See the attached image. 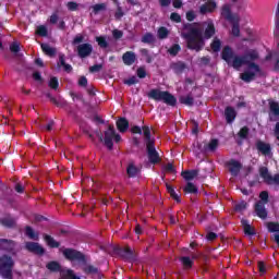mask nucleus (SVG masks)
<instances>
[{"label":"nucleus","mask_w":279,"mask_h":279,"mask_svg":"<svg viewBox=\"0 0 279 279\" xmlns=\"http://www.w3.org/2000/svg\"><path fill=\"white\" fill-rule=\"evenodd\" d=\"M198 23H186L183 25L185 33L182 34L183 38L186 40V47L190 51H196L199 53L206 47V40H204V34H202V28L197 27Z\"/></svg>","instance_id":"f257e3e1"},{"label":"nucleus","mask_w":279,"mask_h":279,"mask_svg":"<svg viewBox=\"0 0 279 279\" xmlns=\"http://www.w3.org/2000/svg\"><path fill=\"white\" fill-rule=\"evenodd\" d=\"M221 59L227 62V64H231L234 69L239 70L243 64H246L248 69L255 71V73H262L260 65L252 62L247 57V53L244 56L234 54V50L230 46H225L221 51Z\"/></svg>","instance_id":"f03ea898"},{"label":"nucleus","mask_w":279,"mask_h":279,"mask_svg":"<svg viewBox=\"0 0 279 279\" xmlns=\"http://www.w3.org/2000/svg\"><path fill=\"white\" fill-rule=\"evenodd\" d=\"M142 130L146 143V153L148 156L149 163L158 165L159 162H162L160 154L158 153V150H156V141L151 138V130L147 125H144Z\"/></svg>","instance_id":"7ed1b4c3"},{"label":"nucleus","mask_w":279,"mask_h":279,"mask_svg":"<svg viewBox=\"0 0 279 279\" xmlns=\"http://www.w3.org/2000/svg\"><path fill=\"white\" fill-rule=\"evenodd\" d=\"M148 98L154 99V101H163L167 106L175 107L178 104V99L173 94L165 90H160L158 88L150 89L148 93Z\"/></svg>","instance_id":"20e7f679"},{"label":"nucleus","mask_w":279,"mask_h":279,"mask_svg":"<svg viewBox=\"0 0 279 279\" xmlns=\"http://www.w3.org/2000/svg\"><path fill=\"white\" fill-rule=\"evenodd\" d=\"M14 259L10 255L1 256V278L3 279H14L13 269H14Z\"/></svg>","instance_id":"39448f33"},{"label":"nucleus","mask_w":279,"mask_h":279,"mask_svg":"<svg viewBox=\"0 0 279 279\" xmlns=\"http://www.w3.org/2000/svg\"><path fill=\"white\" fill-rule=\"evenodd\" d=\"M114 254L120 256L123 260H126L128 263H135L136 260V255L130 246L126 247H121V246H114L113 247Z\"/></svg>","instance_id":"423d86ee"},{"label":"nucleus","mask_w":279,"mask_h":279,"mask_svg":"<svg viewBox=\"0 0 279 279\" xmlns=\"http://www.w3.org/2000/svg\"><path fill=\"white\" fill-rule=\"evenodd\" d=\"M64 258L66 260H77V263H84L86 265V255H84L82 252L74 250V248H65L62 252Z\"/></svg>","instance_id":"0eeeda50"},{"label":"nucleus","mask_w":279,"mask_h":279,"mask_svg":"<svg viewBox=\"0 0 279 279\" xmlns=\"http://www.w3.org/2000/svg\"><path fill=\"white\" fill-rule=\"evenodd\" d=\"M259 175L266 184H276V186H279V174L271 177L267 167L259 168Z\"/></svg>","instance_id":"6e6552de"},{"label":"nucleus","mask_w":279,"mask_h":279,"mask_svg":"<svg viewBox=\"0 0 279 279\" xmlns=\"http://www.w3.org/2000/svg\"><path fill=\"white\" fill-rule=\"evenodd\" d=\"M117 131L114 130V125L109 124L108 130L105 131V137H104V143L105 147L109 148V150H112L114 147V143L112 142L114 140V134Z\"/></svg>","instance_id":"1a4fd4ad"},{"label":"nucleus","mask_w":279,"mask_h":279,"mask_svg":"<svg viewBox=\"0 0 279 279\" xmlns=\"http://www.w3.org/2000/svg\"><path fill=\"white\" fill-rule=\"evenodd\" d=\"M203 26L205 27L203 39L210 40V38H213L215 34H217V28H215V22H213V20L209 19L206 22H203Z\"/></svg>","instance_id":"9d476101"},{"label":"nucleus","mask_w":279,"mask_h":279,"mask_svg":"<svg viewBox=\"0 0 279 279\" xmlns=\"http://www.w3.org/2000/svg\"><path fill=\"white\" fill-rule=\"evenodd\" d=\"M269 106V113L268 119L270 122L279 121V102L276 100H270L268 102Z\"/></svg>","instance_id":"9b49d317"},{"label":"nucleus","mask_w":279,"mask_h":279,"mask_svg":"<svg viewBox=\"0 0 279 279\" xmlns=\"http://www.w3.org/2000/svg\"><path fill=\"white\" fill-rule=\"evenodd\" d=\"M25 250L31 252V254H36L37 256H44L45 254V247L37 242H26Z\"/></svg>","instance_id":"f8f14e48"},{"label":"nucleus","mask_w":279,"mask_h":279,"mask_svg":"<svg viewBox=\"0 0 279 279\" xmlns=\"http://www.w3.org/2000/svg\"><path fill=\"white\" fill-rule=\"evenodd\" d=\"M1 226H3V228H7L8 230H14L16 228V217L10 214H5L1 218Z\"/></svg>","instance_id":"ddd939ff"},{"label":"nucleus","mask_w":279,"mask_h":279,"mask_svg":"<svg viewBox=\"0 0 279 279\" xmlns=\"http://www.w3.org/2000/svg\"><path fill=\"white\" fill-rule=\"evenodd\" d=\"M227 167L229 168V172L233 178H236L239 173H241V169L243 168V165L239 162L236 159H231L227 162Z\"/></svg>","instance_id":"4468645a"},{"label":"nucleus","mask_w":279,"mask_h":279,"mask_svg":"<svg viewBox=\"0 0 279 279\" xmlns=\"http://www.w3.org/2000/svg\"><path fill=\"white\" fill-rule=\"evenodd\" d=\"M78 58H88L93 53V45L90 44H80L76 48Z\"/></svg>","instance_id":"2eb2a0df"},{"label":"nucleus","mask_w":279,"mask_h":279,"mask_svg":"<svg viewBox=\"0 0 279 279\" xmlns=\"http://www.w3.org/2000/svg\"><path fill=\"white\" fill-rule=\"evenodd\" d=\"M255 147L263 156H269V154H271V144L269 143L259 140L256 142Z\"/></svg>","instance_id":"dca6fc26"},{"label":"nucleus","mask_w":279,"mask_h":279,"mask_svg":"<svg viewBox=\"0 0 279 279\" xmlns=\"http://www.w3.org/2000/svg\"><path fill=\"white\" fill-rule=\"evenodd\" d=\"M217 10V2L214 0H209L199 8L201 14H210Z\"/></svg>","instance_id":"f3484780"},{"label":"nucleus","mask_w":279,"mask_h":279,"mask_svg":"<svg viewBox=\"0 0 279 279\" xmlns=\"http://www.w3.org/2000/svg\"><path fill=\"white\" fill-rule=\"evenodd\" d=\"M170 69L173 70V73H175V75H182V73L186 71L187 65L186 63H184V61H177L170 64Z\"/></svg>","instance_id":"a211bd4d"},{"label":"nucleus","mask_w":279,"mask_h":279,"mask_svg":"<svg viewBox=\"0 0 279 279\" xmlns=\"http://www.w3.org/2000/svg\"><path fill=\"white\" fill-rule=\"evenodd\" d=\"M122 61L125 66H132L136 62V53L134 51H126L122 54Z\"/></svg>","instance_id":"6ab92c4d"},{"label":"nucleus","mask_w":279,"mask_h":279,"mask_svg":"<svg viewBox=\"0 0 279 279\" xmlns=\"http://www.w3.org/2000/svg\"><path fill=\"white\" fill-rule=\"evenodd\" d=\"M46 269L51 274H62V265L58 260H51L46 264Z\"/></svg>","instance_id":"aec40b11"},{"label":"nucleus","mask_w":279,"mask_h":279,"mask_svg":"<svg viewBox=\"0 0 279 279\" xmlns=\"http://www.w3.org/2000/svg\"><path fill=\"white\" fill-rule=\"evenodd\" d=\"M221 16L226 19V21H229L231 23L232 21H236L239 16L232 14V10H230V7L228 4H225L221 9Z\"/></svg>","instance_id":"412c9836"},{"label":"nucleus","mask_w":279,"mask_h":279,"mask_svg":"<svg viewBox=\"0 0 279 279\" xmlns=\"http://www.w3.org/2000/svg\"><path fill=\"white\" fill-rule=\"evenodd\" d=\"M225 118L227 123H234V120L236 119V110L233 107H226L225 109Z\"/></svg>","instance_id":"4be33fe9"},{"label":"nucleus","mask_w":279,"mask_h":279,"mask_svg":"<svg viewBox=\"0 0 279 279\" xmlns=\"http://www.w3.org/2000/svg\"><path fill=\"white\" fill-rule=\"evenodd\" d=\"M58 69L63 66V70L65 73H72L73 66L65 61V56L64 53L59 54V62L57 63Z\"/></svg>","instance_id":"5701e85b"},{"label":"nucleus","mask_w":279,"mask_h":279,"mask_svg":"<svg viewBox=\"0 0 279 279\" xmlns=\"http://www.w3.org/2000/svg\"><path fill=\"white\" fill-rule=\"evenodd\" d=\"M255 213L259 219H267V209L265 208V204L262 202L255 203Z\"/></svg>","instance_id":"b1692460"},{"label":"nucleus","mask_w":279,"mask_h":279,"mask_svg":"<svg viewBox=\"0 0 279 279\" xmlns=\"http://www.w3.org/2000/svg\"><path fill=\"white\" fill-rule=\"evenodd\" d=\"M181 175L186 182H191V180H195L197 175H199V170L193 169V170H185L181 172Z\"/></svg>","instance_id":"393cba45"},{"label":"nucleus","mask_w":279,"mask_h":279,"mask_svg":"<svg viewBox=\"0 0 279 279\" xmlns=\"http://www.w3.org/2000/svg\"><path fill=\"white\" fill-rule=\"evenodd\" d=\"M116 125L119 130V132H121L122 134L128 132L129 128H130V121H128V119L125 118H119L116 122Z\"/></svg>","instance_id":"a878e982"},{"label":"nucleus","mask_w":279,"mask_h":279,"mask_svg":"<svg viewBox=\"0 0 279 279\" xmlns=\"http://www.w3.org/2000/svg\"><path fill=\"white\" fill-rule=\"evenodd\" d=\"M241 225L244 230V234H246L247 236H254L256 234V230L254 229V227H251L250 221H247L246 219H242Z\"/></svg>","instance_id":"bb28decb"},{"label":"nucleus","mask_w":279,"mask_h":279,"mask_svg":"<svg viewBox=\"0 0 279 279\" xmlns=\"http://www.w3.org/2000/svg\"><path fill=\"white\" fill-rule=\"evenodd\" d=\"M231 23V34L232 36H234L235 38H239V36H241V19H236V20H233Z\"/></svg>","instance_id":"cd10ccee"},{"label":"nucleus","mask_w":279,"mask_h":279,"mask_svg":"<svg viewBox=\"0 0 279 279\" xmlns=\"http://www.w3.org/2000/svg\"><path fill=\"white\" fill-rule=\"evenodd\" d=\"M16 247V242L13 240L1 239V248L5 252H13Z\"/></svg>","instance_id":"c85d7f7f"},{"label":"nucleus","mask_w":279,"mask_h":279,"mask_svg":"<svg viewBox=\"0 0 279 279\" xmlns=\"http://www.w3.org/2000/svg\"><path fill=\"white\" fill-rule=\"evenodd\" d=\"M256 73L260 72L245 71L240 75V80H242V82H245L246 84H250V82H254V80H256Z\"/></svg>","instance_id":"c756f323"},{"label":"nucleus","mask_w":279,"mask_h":279,"mask_svg":"<svg viewBox=\"0 0 279 279\" xmlns=\"http://www.w3.org/2000/svg\"><path fill=\"white\" fill-rule=\"evenodd\" d=\"M40 47L45 56H48L49 58H54L56 53H58V50L53 47H50L49 44H41Z\"/></svg>","instance_id":"7c9ffc66"},{"label":"nucleus","mask_w":279,"mask_h":279,"mask_svg":"<svg viewBox=\"0 0 279 279\" xmlns=\"http://www.w3.org/2000/svg\"><path fill=\"white\" fill-rule=\"evenodd\" d=\"M44 241L46 242L48 247H51V248L60 247V242L56 241V239H53V236L49 234H44Z\"/></svg>","instance_id":"2f4dec72"},{"label":"nucleus","mask_w":279,"mask_h":279,"mask_svg":"<svg viewBox=\"0 0 279 279\" xmlns=\"http://www.w3.org/2000/svg\"><path fill=\"white\" fill-rule=\"evenodd\" d=\"M210 49L214 53H219V51H221V39L215 37L210 43Z\"/></svg>","instance_id":"473e14b6"},{"label":"nucleus","mask_w":279,"mask_h":279,"mask_svg":"<svg viewBox=\"0 0 279 279\" xmlns=\"http://www.w3.org/2000/svg\"><path fill=\"white\" fill-rule=\"evenodd\" d=\"M183 191L184 193H190L191 195H197V193H199L197 186H195V184L192 182H187Z\"/></svg>","instance_id":"72a5a7b5"},{"label":"nucleus","mask_w":279,"mask_h":279,"mask_svg":"<svg viewBox=\"0 0 279 279\" xmlns=\"http://www.w3.org/2000/svg\"><path fill=\"white\" fill-rule=\"evenodd\" d=\"M180 104H182L183 106H193V104H195V99L193 98V96L187 95V96H181L179 98Z\"/></svg>","instance_id":"f704fd0d"},{"label":"nucleus","mask_w":279,"mask_h":279,"mask_svg":"<svg viewBox=\"0 0 279 279\" xmlns=\"http://www.w3.org/2000/svg\"><path fill=\"white\" fill-rule=\"evenodd\" d=\"M142 43L145 45H154V43H156V37L151 33H146L142 37Z\"/></svg>","instance_id":"c9c22d12"},{"label":"nucleus","mask_w":279,"mask_h":279,"mask_svg":"<svg viewBox=\"0 0 279 279\" xmlns=\"http://www.w3.org/2000/svg\"><path fill=\"white\" fill-rule=\"evenodd\" d=\"M126 174L130 178H136V175H138V168L134 166V163H129L126 168Z\"/></svg>","instance_id":"e433bc0d"},{"label":"nucleus","mask_w":279,"mask_h":279,"mask_svg":"<svg viewBox=\"0 0 279 279\" xmlns=\"http://www.w3.org/2000/svg\"><path fill=\"white\" fill-rule=\"evenodd\" d=\"M180 263H182L183 267L185 269H191L193 268V259L189 256H182L179 258Z\"/></svg>","instance_id":"4c0bfd02"},{"label":"nucleus","mask_w":279,"mask_h":279,"mask_svg":"<svg viewBox=\"0 0 279 279\" xmlns=\"http://www.w3.org/2000/svg\"><path fill=\"white\" fill-rule=\"evenodd\" d=\"M84 274L87 276H93L95 274H99V268L93 266V265H85L83 268Z\"/></svg>","instance_id":"58836bf2"},{"label":"nucleus","mask_w":279,"mask_h":279,"mask_svg":"<svg viewBox=\"0 0 279 279\" xmlns=\"http://www.w3.org/2000/svg\"><path fill=\"white\" fill-rule=\"evenodd\" d=\"M157 36L159 40H165L166 38H169V29L165 26H161L157 31Z\"/></svg>","instance_id":"ea45409f"},{"label":"nucleus","mask_w":279,"mask_h":279,"mask_svg":"<svg viewBox=\"0 0 279 279\" xmlns=\"http://www.w3.org/2000/svg\"><path fill=\"white\" fill-rule=\"evenodd\" d=\"M25 234L26 236H28V239H32L33 241H38V233H36L32 227L26 226Z\"/></svg>","instance_id":"a19ab883"},{"label":"nucleus","mask_w":279,"mask_h":279,"mask_svg":"<svg viewBox=\"0 0 279 279\" xmlns=\"http://www.w3.org/2000/svg\"><path fill=\"white\" fill-rule=\"evenodd\" d=\"M107 9L108 7L106 5V3H97L92 7L94 14H99V12H106Z\"/></svg>","instance_id":"79ce46f5"},{"label":"nucleus","mask_w":279,"mask_h":279,"mask_svg":"<svg viewBox=\"0 0 279 279\" xmlns=\"http://www.w3.org/2000/svg\"><path fill=\"white\" fill-rule=\"evenodd\" d=\"M141 56H143V58H146V62L147 64H151V62H154V57H151V54H149V50L147 48H142L140 50Z\"/></svg>","instance_id":"37998d69"},{"label":"nucleus","mask_w":279,"mask_h":279,"mask_svg":"<svg viewBox=\"0 0 279 279\" xmlns=\"http://www.w3.org/2000/svg\"><path fill=\"white\" fill-rule=\"evenodd\" d=\"M180 51H182V47H180V44H174L168 49V53L173 57L178 56Z\"/></svg>","instance_id":"c03bdc74"},{"label":"nucleus","mask_w":279,"mask_h":279,"mask_svg":"<svg viewBox=\"0 0 279 279\" xmlns=\"http://www.w3.org/2000/svg\"><path fill=\"white\" fill-rule=\"evenodd\" d=\"M49 88H51L52 90H58L59 86H60V82L58 81V77L52 76L48 83Z\"/></svg>","instance_id":"a18cd8bd"},{"label":"nucleus","mask_w":279,"mask_h":279,"mask_svg":"<svg viewBox=\"0 0 279 279\" xmlns=\"http://www.w3.org/2000/svg\"><path fill=\"white\" fill-rule=\"evenodd\" d=\"M268 232H279V222H267L266 225Z\"/></svg>","instance_id":"49530a36"},{"label":"nucleus","mask_w":279,"mask_h":279,"mask_svg":"<svg viewBox=\"0 0 279 279\" xmlns=\"http://www.w3.org/2000/svg\"><path fill=\"white\" fill-rule=\"evenodd\" d=\"M247 209V202L242 201L234 206L235 213H243V210Z\"/></svg>","instance_id":"de8ad7c7"},{"label":"nucleus","mask_w":279,"mask_h":279,"mask_svg":"<svg viewBox=\"0 0 279 279\" xmlns=\"http://www.w3.org/2000/svg\"><path fill=\"white\" fill-rule=\"evenodd\" d=\"M218 147H219V140L217 138L211 140L207 145V149L209 151H216Z\"/></svg>","instance_id":"09e8293b"},{"label":"nucleus","mask_w":279,"mask_h":279,"mask_svg":"<svg viewBox=\"0 0 279 279\" xmlns=\"http://www.w3.org/2000/svg\"><path fill=\"white\" fill-rule=\"evenodd\" d=\"M96 43H98V47L101 49H108V40H106V37H96Z\"/></svg>","instance_id":"8fccbe9b"},{"label":"nucleus","mask_w":279,"mask_h":279,"mask_svg":"<svg viewBox=\"0 0 279 279\" xmlns=\"http://www.w3.org/2000/svg\"><path fill=\"white\" fill-rule=\"evenodd\" d=\"M259 199L258 202H260L262 204H269V192L267 191H262L259 193Z\"/></svg>","instance_id":"3c124183"},{"label":"nucleus","mask_w":279,"mask_h":279,"mask_svg":"<svg viewBox=\"0 0 279 279\" xmlns=\"http://www.w3.org/2000/svg\"><path fill=\"white\" fill-rule=\"evenodd\" d=\"M238 136L242 140L247 138V136H250V128L243 126L242 129H240Z\"/></svg>","instance_id":"603ef678"},{"label":"nucleus","mask_w":279,"mask_h":279,"mask_svg":"<svg viewBox=\"0 0 279 279\" xmlns=\"http://www.w3.org/2000/svg\"><path fill=\"white\" fill-rule=\"evenodd\" d=\"M36 34L37 36H41V37H47L48 31H47V26L45 25H40L37 27L36 29Z\"/></svg>","instance_id":"864d4df0"},{"label":"nucleus","mask_w":279,"mask_h":279,"mask_svg":"<svg viewBox=\"0 0 279 279\" xmlns=\"http://www.w3.org/2000/svg\"><path fill=\"white\" fill-rule=\"evenodd\" d=\"M246 56L248 57V60H251V62H254L255 60H258V58H259L258 52L256 50H251V51L246 52Z\"/></svg>","instance_id":"5fc2aeb1"},{"label":"nucleus","mask_w":279,"mask_h":279,"mask_svg":"<svg viewBox=\"0 0 279 279\" xmlns=\"http://www.w3.org/2000/svg\"><path fill=\"white\" fill-rule=\"evenodd\" d=\"M136 75L137 77H140V80H145V77H147V71L145 70V68H138L136 71Z\"/></svg>","instance_id":"6e6d98bb"},{"label":"nucleus","mask_w":279,"mask_h":279,"mask_svg":"<svg viewBox=\"0 0 279 279\" xmlns=\"http://www.w3.org/2000/svg\"><path fill=\"white\" fill-rule=\"evenodd\" d=\"M170 20L173 22V23H182V16H180V13H171L170 14Z\"/></svg>","instance_id":"4d7b16f0"},{"label":"nucleus","mask_w":279,"mask_h":279,"mask_svg":"<svg viewBox=\"0 0 279 279\" xmlns=\"http://www.w3.org/2000/svg\"><path fill=\"white\" fill-rule=\"evenodd\" d=\"M66 8L70 12H77L78 4L77 2L70 1L68 2Z\"/></svg>","instance_id":"13d9d810"},{"label":"nucleus","mask_w":279,"mask_h":279,"mask_svg":"<svg viewBox=\"0 0 279 279\" xmlns=\"http://www.w3.org/2000/svg\"><path fill=\"white\" fill-rule=\"evenodd\" d=\"M124 84H126V86H134V84H138V78L136 76H131L124 81Z\"/></svg>","instance_id":"bf43d9fd"},{"label":"nucleus","mask_w":279,"mask_h":279,"mask_svg":"<svg viewBox=\"0 0 279 279\" xmlns=\"http://www.w3.org/2000/svg\"><path fill=\"white\" fill-rule=\"evenodd\" d=\"M10 51L12 53H19V51H21V46L19 45V43L14 41L10 45Z\"/></svg>","instance_id":"052dcab7"},{"label":"nucleus","mask_w":279,"mask_h":279,"mask_svg":"<svg viewBox=\"0 0 279 279\" xmlns=\"http://www.w3.org/2000/svg\"><path fill=\"white\" fill-rule=\"evenodd\" d=\"M82 43H84V35H81V34H78V35H76L75 37H74V39L72 40V45H82Z\"/></svg>","instance_id":"680f3d73"},{"label":"nucleus","mask_w":279,"mask_h":279,"mask_svg":"<svg viewBox=\"0 0 279 279\" xmlns=\"http://www.w3.org/2000/svg\"><path fill=\"white\" fill-rule=\"evenodd\" d=\"M59 19H60V16L58 15V12H53L49 19L50 25H56V23H58Z\"/></svg>","instance_id":"e2e57ef3"},{"label":"nucleus","mask_w":279,"mask_h":279,"mask_svg":"<svg viewBox=\"0 0 279 279\" xmlns=\"http://www.w3.org/2000/svg\"><path fill=\"white\" fill-rule=\"evenodd\" d=\"M104 69L102 64H94L89 68V73H99Z\"/></svg>","instance_id":"0e129e2a"},{"label":"nucleus","mask_w":279,"mask_h":279,"mask_svg":"<svg viewBox=\"0 0 279 279\" xmlns=\"http://www.w3.org/2000/svg\"><path fill=\"white\" fill-rule=\"evenodd\" d=\"M65 278L66 279H82L78 276L75 275V272L71 269H68L65 272Z\"/></svg>","instance_id":"69168bd1"},{"label":"nucleus","mask_w":279,"mask_h":279,"mask_svg":"<svg viewBox=\"0 0 279 279\" xmlns=\"http://www.w3.org/2000/svg\"><path fill=\"white\" fill-rule=\"evenodd\" d=\"M78 86L86 88L88 86V78H86V76H81L78 80Z\"/></svg>","instance_id":"338daca9"},{"label":"nucleus","mask_w":279,"mask_h":279,"mask_svg":"<svg viewBox=\"0 0 279 279\" xmlns=\"http://www.w3.org/2000/svg\"><path fill=\"white\" fill-rule=\"evenodd\" d=\"M52 104L57 106V108H64V106H66V101L57 100V98H52Z\"/></svg>","instance_id":"774afa93"}]
</instances>
